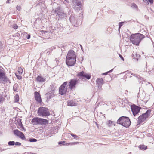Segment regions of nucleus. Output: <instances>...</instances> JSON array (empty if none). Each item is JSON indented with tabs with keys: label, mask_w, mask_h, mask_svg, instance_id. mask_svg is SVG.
Listing matches in <instances>:
<instances>
[{
	"label": "nucleus",
	"mask_w": 154,
	"mask_h": 154,
	"mask_svg": "<svg viewBox=\"0 0 154 154\" xmlns=\"http://www.w3.org/2000/svg\"><path fill=\"white\" fill-rule=\"evenodd\" d=\"M71 11L69 10L68 13H65L64 11L61 9L60 7L58 6L55 9H53L51 11V13L53 14H56L57 20H58L62 19L65 20L66 19L67 15H70Z\"/></svg>",
	"instance_id": "nucleus-1"
},
{
	"label": "nucleus",
	"mask_w": 154,
	"mask_h": 154,
	"mask_svg": "<svg viewBox=\"0 0 154 154\" xmlns=\"http://www.w3.org/2000/svg\"><path fill=\"white\" fill-rule=\"evenodd\" d=\"M145 37L140 33H137L131 34L129 37L130 41L134 45L139 46L142 39Z\"/></svg>",
	"instance_id": "nucleus-2"
},
{
	"label": "nucleus",
	"mask_w": 154,
	"mask_h": 154,
	"mask_svg": "<svg viewBox=\"0 0 154 154\" xmlns=\"http://www.w3.org/2000/svg\"><path fill=\"white\" fill-rule=\"evenodd\" d=\"M117 123L118 124L120 125L127 128L129 127L131 124L129 118L128 117L125 116L119 117L117 120Z\"/></svg>",
	"instance_id": "nucleus-3"
},
{
	"label": "nucleus",
	"mask_w": 154,
	"mask_h": 154,
	"mask_svg": "<svg viewBox=\"0 0 154 154\" xmlns=\"http://www.w3.org/2000/svg\"><path fill=\"white\" fill-rule=\"evenodd\" d=\"M151 112V109H148L145 113H143L141 115L139 116L138 118L137 125L140 124L143 122H146L150 116Z\"/></svg>",
	"instance_id": "nucleus-4"
},
{
	"label": "nucleus",
	"mask_w": 154,
	"mask_h": 154,
	"mask_svg": "<svg viewBox=\"0 0 154 154\" xmlns=\"http://www.w3.org/2000/svg\"><path fill=\"white\" fill-rule=\"evenodd\" d=\"M79 16L75 15L73 13L71 14L69 20L72 25L77 27L81 24L82 21Z\"/></svg>",
	"instance_id": "nucleus-5"
},
{
	"label": "nucleus",
	"mask_w": 154,
	"mask_h": 154,
	"mask_svg": "<svg viewBox=\"0 0 154 154\" xmlns=\"http://www.w3.org/2000/svg\"><path fill=\"white\" fill-rule=\"evenodd\" d=\"M37 114L38 116L45 117L50 115V113L47 108L40 107L37 110Z\"/></svg>",
	"instance_id": "nucleus-6"
},
{
	"label": "nucleus",
	"mask_w": 154,
	"mask_h": 154,
	"mask_svg": "<svg viewBox=\"0 0 154 154\" xmlns=\"http://www.w3.org/2000/svg\"><path fill=\"white\" fill-rule=\"evenodd\" d=\"M76 76L82 80L85 79L89 80L91 77V75L90 74L87 73L83 71L78 72L76 74Z\"/></svg>",
	"instance_id": "nucleus-7"
},
{
	"label": "nucleus",
	"mask_w": 154,
	"mask_h": 154,
	"mask_svg": "<svg viewBox=\"0 0 154 154\" xmlns=\"http://www.w3.org/2000/svg\"><path fill=\"white\" fill-rule=\"evenodd\" d=\"M68 84V82L66 81L63 83L59 88V94L63 95L65 94L67 91V88H65Z\"/></svg>",
	"instance_id": "nucleus-8"
},
{
	"label": "nucleus",
	"mask_w": 154,
	"mask_h": 154,
	"mask_svg": "<svg viewBox=\"0 0 154 154\" xmlns=\"http://www.w3.org/2000/svg\"><path fill=\"white\" fill-rule=\"evenodd\" d=\"M74 6V8L78 11L81 10L82 0H71Z\"/></svg>",
	"instance_id": "nucleus-9"
},
{
	"label": "nucleus",
	"mask_w": 154,
	"mask_h": 154,
	"mask_svg": "<svg viewBox=\"0 0 154 154\" xmlns=\"http://www.w3.org/2000/svg\"><path fill=\"white\" fill-rule=\"evenodd\" d=\"M131 109L134 116H135L138 115L141 107L135 104H133L131 106Z\"/></svg>",
	"instance_id": "nucleus-10"
},
{
	"label": "nucleus",
	"mask_w": 154,
	"mask_h": 154,
	"mask_svg": "<svg viewBox=\"0 0 154 154\" xmlns=\"http://www.w3.org/2000/svg\"><path fill=\"white\" fill-rule=\"evenodd\" d=\"M123 73H125V75H127L128 76H129V77L131 78L132 76H135L137 78H138V81L139 82V83L140 84L141 83V82L140 81V80H143V79L142 77H140L139 75L137 74H135L134 73H131V71L129 70H127L126 71H125L121 73V74H122Z\"/></svg>",
	"instance_id": "nucleus-11"
},
{
	"label": "nucleus",
	"mask_w": 154,
	"mask_h": 154,
	"mask_svg": "<svg viewBox=\"0 0 154 154\" xmlns=\"http://www.w3.org/2000/svg\"><path fill=\"white\" fill-rule=\"evenodd\" d=\"M79 79L77 78L71 79L69 82V88L72 90L75 88L76 86L78 83Z\"/></svg>",
	"instance_id": "nucleus-12"
},
{
	"label": "nucleus",
	"mask_w": 154,
	"mask_h": 154,
	"mask_svg": "<svg viewBox=\"0 0 154 154\" xmlns=\"http://www.w3.org/2000/svg\"><path fill=\"white\" fill-rule=\"evenodd\" d=\"M14 134L17 136L20 137L22 140H25L26 141H27V140H26L25 137L23 133L21 132L18 129H16L13 131Z\"/></svg>",
	"instance_id": "nucleus-13"
},
{
	"label": "nucleus",
	"mask_w": 154,
	"mask_h": 154,
	"mask_svg": "<svg viewBox=\"0 0 154 154\" xmlns=\"http://www.w3.org/2000/svg\"><path fill=\"white\" fill-rule=\"evenodd\" d=\"M75 53L72 50H69L67 54L66 58L71 59L72 58L73 60L76 59V55Z\"/></svg>",
	"instance_id": "nucleus-14"
},
{
	"label": "nucleus",
	"mask_w": 154,
	"mask_h": 154,
	"mask_svg": "<svg viewBox=\"0 0 154 154\" xmlns=\"http://www.w3.org/2000/svg\"><path fill=\"white\" fill-rule=\"evenodd\" d=\"M64 28V27H63V24L61 23L57 25V27H51V29H52V30H55V31L57 32H62Z\"/></svg>",
	"instance_id": "nucleus-15"
},
{
	"label": "nucleus",
	"mask_w": 154,
	"mask_h": 154,
	"mask_svg": "<svg viewBox=\"0 0 154 154\" xmlns=\"http://www.w3.org/2000/svg\"><path fill=\"white\" fill-rule=\"evenodd\" d=\"M76 62V59L73 60L72 58H66V63L69 67L74 66L75 63Z\"/></svg>",
	"instance_id": "nucleus-16"
},
{
	"label": "nucleus",
	"mask_w": 154,
	"mask_h": 154,
	"mask_svg": "<svg viewBox=\"0 0 154 154\" xmlns=\"http://www.w3.org/2000/svg\"><path fill=\"white\" fill-rule=\"evenodd\" d=\"M34 97L36 102L42 105L41 103H42V100L41 95L38 92L35 91L34 92Z\"/></svg>",
	"instance_id": "nucleus-17"
},
{
	"label": "nucleus",
	"mask_w": 154,
	"mask_h": 154,
	"mask_svg": "<svg viewBox=\"0 0 154 154\" xmlns=\"http://www.w3.org/2000/svg\"><path fill=\"white\" fill-rule=\"evenodd\" d=\"M2 80L4 82H7L8 79L5 75V72H3L2 69H0V80Z\"/></svg>",
	"instance_id": "nucleus-18"
},
{
	"label": "nucleus",
	"mask_w": 154,
	"mask_h": 154,
	"mask_svg": "<svg viewBox=\"0 0 154 154\" xmlns=\"http://www.w3.org/2000/svg\"><path fill=\"white\" fill-rule=\"evenodd\" d=\"M96 82L97 84L98 88L100 89H102V85L104 84L103 79L102 78H97Z\"/></svg>",
	"instance_id": "nucleus-19"
},
{
	"label": "nucleus",
	"mask_w": 154,
	"mask_h": 154,
	"mask_svg": "<svg viewBox=\"0 0 154 154\" xmlns=\"http://www.w3.org/2000/svg\"><path fill=\"white\" fill-rule=\"evenodd\" d=\"M55 90V87H54V85L53 84H52L50 85V87L49 88V91L48 93L54 95Z\"/></svg>",
	"instance_id": "nucleus-20"
},
{
	"label": "nucleus",
	"mask_w": 154,
	"mask_h": 154,
	"mask_svg": "<svg viewBox=\"0 0 154 154\" xmlns=\"http://www.w3.org/2000/svg\"><path fill=\"white\" fill-rule=\"evenodd\" d=\"M40 118L38 117H35L32 120L31 122L34 125H39Z\"/></svg>",
	"instance_id": "nucleus-21"
},
{
	"label": "nucleus",
	"mask_w": 154,
	"mask_h": 154,
	"mask_svg": "<svg viewBox=\"0 0 154 154\" xmlns=\"http://www.w3.org/2000/svg\"><path fill=\"white\" fill-rule=\"evenodd\" d=\"M48 123V120L41 118H40L39 125H45Z\"/></svg>",
	"instance_id": "nucleus-22"
},
{
	"label": "nucleus",
	"mask_w": 154,
	"mask_h": 154,
	"mask_svg": "<svg viewBox=\"0 0 154 154\" xmlns=\"http://www.w3.org/2000/svg\"><path fill=\"white\" fill-rule=\"evenodd\" d=\"M76 105V103L72 100H69L67 101V106H73Z\"/></svg>",
	"instance_id": "nucleus-23"
},
{
	"label": "nucleus",
	"mask_w": 154,
	"mask_h": 154,
	"mask_svg": "<svg viewBox=\"0 0 154 154\" xmlns=\"http://www.w3.org/2000/svg\"><path fill=\"white\" fill-rule=\"evenodd\" d=\"M37 81L39 82H45V79L40 75H38L36 78Z\"/></svg>",
	"instance_id": "nucleus-24"
},
{
	"label": "nucleus",
	"mask_w": 154,
	"mask_h": 154,
	"mask_svg": "<svg viewBox=\"0 0 154 154\" xmlns=\"http://www.w3.org/2000/svg\"><path fill=\"white\" fill-rule=\"evenodd\" d=\"M138 148H139L140 149L142 150H145L147 149V146H145L144 145H140L138 146Z\"/></svg>",
	"instance_id": "nucleus-25"
},
{
	"label": "nucleus",
	"mask_w": 154,
	"mask_h": 154,
	"mask_svg": "<svg viewBox=\"0 0 154 154\" xmlns=\"http://www.w3.org/2000/svg\"><path fill=\"white\" fill-rule=\"evenodd\" d=\"M46 95H47V100L48 101H49L52 97H53L54 96L48 93H47L46 94Z\"/></svg>",
	"instance_id": "nucleus-26"
},
{
	"label": "nucleus",
	"mask_w": 154,
	"mask_h": 154,
	"mask_svg": "<svg viewBox=\"0 0 154 154\" xmlns=\"http://www.w3.org/2000/svg\"><path fill=\"white\" fill-rule=\"evenodd\" d=\"M144 64L145 65H146V72H150L151 71V70H152L153 69H154V68H153V66L151 68H149V69H148V70L147 69V62L146 61L144 63Z\"/></svg>",
	"instance_id": "nucleus-27"
},
{
	"label": "nucleus",
	"mask_w": 154,
	"mask_h": 154,
	"mask_svg": "<svg viewBox=\"0 0 154 154\" xmlns=\"http://www.w3.org/2000/svg\"><path fill=\"white\" fill-rule=\"evenodd\" d=\"M18 125L20 127V129L21 131H23V130L24 131H26V129L25 128L23 127V125L22 123V122H20V124H18Z\"/></svg>",
	"instance_id": "nucleus-28"
},
{
	"label": "nucleus",
	"mask_w": 154,
	"mask_h": 154,
	"mask_svg": "<svg viewBox=\"0 0 154 154\" xmlns=\"http://www.w3.org/2000/svg\"><path fill=\"white\" fill-rule=\"evenodd\" d=\"M14 98L15 102H17L19 101V95L18 94H17L15 95V96H14Z\"/></svg>",
	"instance_id": "nucleus-29"
},
{
	"label": "nucleus",
	"mask_w": 154,
	"mask_h": 154,
	"mask_svg": "<svg viewBox=\"0 0 154 154\" xmlns=\"http://www.w3.org/2000/svg\"><path fill=\"white\" fill-rule=\"evenodd\" d=\"M71 135L73 137L74 139H75L77 140H78L79 139V137H78L77 135L71 133Z\"/></svg>",
	"instance_id": "nucleus-30"
},
{
	"label": "nucleus",
	"mask_w": 154,
	"mask_h": 154,
	"mask_svg": "<svg viewBox=\"0 0 154 154\" xmlns=\"http://www.w3.org/2000/svg\"><path fill=\"white\" fill-rule=\"evenodd\" d=\"M28 141L31 142H36L37 141V140L35 138H31L29 139Z\"/></svg>",
	"instance_id": "nucleus-31"
},
{
	"label": "nucleus",
	"mask_w": 154,
	"mask_h": 154,
	"mask_svg": "<svg viewBox=\"0 0 154 154\" xmlns=\"http://www.w3.org/2000/svg\"><path fill=\"white\" fill-rule=\"evenodd\" d=\"M15 142L14 141H10L8 142V145L9 146H14L15 145Z\"/></svg>",
	"instance_id": "nucleus-32"
},
{
	"label": "nucleus",
	"mask_w": 154,
	"mask_h": 154,
	"mask_svg": "<svg viewBox=\"0 0 154 154\" xmlns=\"http://www.w3.org/2000/svg\"><path fill=\"white\" fill-rule=\"evenodd\" d=\"M125 22H120L119 23V29H120L121 27L123 26L125 23Z\"/></svg>",
	"instance_id": "nucleus-33"
},
{
	"label": "nucleus",
	"mask_w": 154,
	"mask_h": 154,
	"mask_svg": "<svg viewBox=\"0 0 154 154\" xmlns=\"http://www.w3.org/2000/svg\"><path fill=\"white\" fill-rule=\"evenodd\" d=\"M113 69H111V70H110L106 72L103 73L102 74V75H107L109 73H110L112 72L113 71Z\"/></svg>",
	"instance_id": "nucleus-34"
},
{
	"label": "nucleus",
	"mask_w": 154,
	"mask_h": 154,
	"mask_svg": "<svg viewBox=\"0 0 154 154\" xmlns=\"http://www.w3.org/2000/svg\"><path fill=\"white\" fill-rule=\"evenodd\" d=\"M53 50V48H51L48 49L47 50L45 51H46V53L47 54H49Z\"/></svg>",
	"instance_id": "nucleus-35"
},
{
	"label": "nucleus",
	"mask_w": 154,
	"mask_h": 154,
	"mask_svg": "<svg viewBox=\"0 0 154 154\" xmlns=\"http://www.w3.org/2000/svg\"><path fill=\"white\" fill-rule=\"evenodd\" d=\"M136 57H134V54H133L132 55V57L136 59L137 60V61L138 60V58L140 57V55L139 54H135Z\"/></svg>",
	"instance_id": "nucleus-36"
},
{
	"label": "nucleus",
	"mask_w": 154,
	"mask_h": 154,
	"mask_svg": "<svg viewBox=\"0 0 154 154\" xmlns=\"http://www.w3.org/2000/svg\"><path fill=\"white\" fill-rule=\"evenodd\" d=\"M131 7L135 9H137V7L136 5L134 3H133L131 4Z\"/></svg>",
	"instance_id": "nucleus-37"
},
{
	"label": "nucleus",
	"mask_w": 154,
	"mask_h": 154,
	"mask_svg": "<svg viewBox=\"0 0 154 154\" xmlns=\"http://www.w3.org/2000/svg\"><path fill=\"white\" fill-rule=\"evenodd\" d=\"M79 143V142H71L70 143L68 144V145H75L76 144H78Z\"/></svg>",
	"instance_id": "nucleus-38"
},
{
	"label": "nucleus",
	"mask_w": 154,
	"mask_h": 154,
	"mask_svg": "<svg viewBox=\"0 0 154 154\" xmlns=\"http://www.w3.org/2000/svg\"><path fill=\"white\" fill-rule=\"evenodd\" d=\"M25 34H26L25 35H26V38L28 39H29L31 37L30 35L29 34L27 35V33L26 32Z\"/></svg>",
	"instance_id": "nucleus-39"
},
{
	"label": "nucleus",
	"mask_w": 154,
	"mask_h": 154,
	"mask_svg": "<svg viewBox=\"0 0 154 154\" xmlns=\"http://www.w3.org/2000/svg\"><path fill=\"white\" fill-rule=\"evenodd\" d=\"M15 75H16V77L18 79H19V80H20L22 79V77L21 75H17L16 74Z\"/></svg>",
	"instance_id": "nucleus-40"
},
{
	"label": "nucleus",
	"mask_w": 154,
	"mask_h": 154,
	"mask_svg": "<svg viewBox=\"0 0 154 154\" xmlns=\"http://www.w3.org/2000/svg\"><path fill=\"white\" fill-rule=\"evenodd\" d=\"M65 141H60L58 142V144L61 145H64V144L65 143Z\"/></svg>",
	"instance_id": "nucleus-41"
},
{
	"label": "nucleus",
	"mask_w": 154,
	"mask_h": 154,
	"mask_svg": "<svg viewBox=\"0 0 154 154\" xmlns=\"http://www.w3.org/2000/svg\"><path fill=\"white\" fill-rule=\"evenodd\" d=\"M13 28L14 29H16L18 28V26L16 24H14L13 25Z\"/></svg>",
	"instance_id": "nucleus-42"
},
{
	"label": "nucleus",
	"mask_w": 154,
	"mask_h": 154,
	"mask_svg": "<svg viewBox=\"0 0 154 154\" xmlns=\"http://www.w3.org/2000/svg\"><path fill=\"white\" fill-rule=\"evenodd\" d=\"M15 145L16 146H20L21 145V143L19 142H15Z\"/></svg>",
	"instance_id": "nucleus-43"
},
{
	"label": "nucleus",
	"mask_w": 154,
	"mask_h": 154,
	"mask_svg": "<svg viewBox=\"0 0 154 154\" xmlns=\"http://www.w3.org/2000/svg\"><path fill=\"white\" fill-rule=\"evenodd\" d=\"M16 9L17 10H18L19 11H20L21 9V7L20 6L17 5L16 7Z\"/></svg>",
	"instance_id": "nucleus-44"
},
{
	"label": "nucleus",
	"mask_w": 154,
	"mask_h": 154,
	"mask_svg": "<svg viewBox=\"0 0 154 154\" xmlns=\"http://www.w3.org/2000/svg\"><path fill=\"white\" fill-rule=\"evenodd\" d=\"M4 99L2 95H0V102L3 100Z\"/></svg>",
	"instance_id": "nucleus-45"
},
{
	"label": "nucleus",
	"mask_w": 154,
	"mask_h": 154,
	"mask_svg": "<svg viewBox=\"0 0 154 154\" xmlns=\"http://www.w3.org/2000/svg\"><path fill=\"white\" fill-rule=\"evenodd\" d=\"M146 1H148L151 4H152L153 3L154 0H145Z\"/></svg>",
	"instance_id": "nucleus-46"
},
{
	"label": "nucleus",
	"mask_w": 154,
	"mask_h": 154,
	"mask_svg": "<svg viewBox=\"0 0 154 154\" xmlns=\"http://www.w3.org/2000/svg\"><path fill=\"white\" fill-rule=\"evenodd\" d=\"M3 46V44L1 41H0V49H2Z\"/></svg>",
	"instance_id": "nucleus-47"
},
{
	"label": "nucleus",
	"mask_w": 154,
	"mask_h": 154,
	"mask_svg": "<svg viewBox=\"0 0 154 154\" xmlns=\"http://www.w3.org/2000/svg\"><path fill=\"white\" fill-rule=\"evenodd\" d=\"M119 55L120 58L122 59V60H124V58L122 57V56L120 54H119Z\"/></svg>",
	"instance_id": "nucleus-48"
},
{
	"label": "nucleus",
	"mask_w": 154,
	"mask_h": 154,
	"mask_svg": "<svg viewBox=\"0 0 154 154\" xmlns=\"http://www.w3.org/2000/svg\"><path fill=\"white\" fill-rule=\"evenodd\" d=\"M17 122H18V124H20V122H21V119H19L18 121Z\"/></svg>",
	"instance_id": "nucleus-49"
},
{
	"label": "nucleus",
	"mask_w": 154,
	"mask_h": 154,
	"mask_svg": "<svg viewBox=\"0 0 154 154\" xmlns=\"http://www.w3.org/2000/svg\"><path fill=\"white\" fill-rule=\"evenodd\" d=\"M112 123V121H110V120H109L108 123H107V124H108V125H110V124H111Z\"/></svg>",
	"instance_id": "nucleus-50"
},
{
	"label": "nucleus",
	"mask_w": 154,
	"mask_h": 154,
	"mask_svg": "<svg viewBox=\"0 0 154 154\" xmlns=\"http://www.w3.org/2000/svg\"><path fill=\"white\" fill-rule=\"evenodd\" d=\"M10 0H8L6 1V3H10Z\"/></svg>",
	"instance_id": "nucleus-51"
},
{
	"label": "nucleus",
	"mask_w": 154,
	"mask_h": 154,
	"mask_svg": "<svg viewBox=\"0 0 154 154\" xmlns=\"http://www.w3.org/2000/svg\"><path fill=\"white\" fill-rule=\"evenodd\" d=\"M95 123L96 125L97 128H99L98 125L97 123L96 122H95Z\"/></svg>",
	"instance_id": "nucleus-52"
},
{
	"label": "nucleus",
	"mask_w": 154,
	"mask_h": 154,
	"mask_svg": "<svg viewBox=\"0 0 154 154\" xmlns=\"http://www.w3.org/2000/svg\"><path fill=\"white\" fill-rule=\"evenodd\" d=\"M80 45V47H81V50L83 51V48L82 47V45Z\"/></svg>",
	"instance_id": "nucleus-53"
},
{
	"label": "nucleus",
	"mask_w": 154,
	"mask_h": 154,
	"mask_svg": "<svg viewBox=\"0 0 154 154\" xmlns=\"http://www.w3.org/2000/svg\"><path fill=\"white\" fill-rule=\"evenodd\" d=\"M21 71H22V72H21V71H18V72H19V73H21V74H22V72H23V69H21Z\"/></svg>",
	"instance_id": "nucleus-54"
},
{
	"label": "nucleus",
	"mask_w": 154,
	"mask_h": 154,
	"mask_svg": "<svg viewBox=\"0 0 154 154\" xmlns=\"http://www.w3.org/2000/svg\"><path fill=\"white\" fill-rule=\"evenodd\" d=\"M13 90L14 91H16V88H13Z\"/></svg>",
	"instance_id": "nucleus-55"
},
{
	"label": "nucleus",
	"mask_w": 154,
	"mask_h": 154,
	"mask_svg": "<svg viewBox=\"0 0 154 154\" xmlns=\"http://www.w3.org/2000/svg\"><path fill=\"white\" fill-rule=\"evenodd\" d=\"M42 32H45H45H47L46 31H45L44 30H42Z\"/></svg>",
	"instance_id": "nucleus-56"
},
{
	"label": "nucleus",
	"mask_w": 154,
	"mask_h": 154,
	"mask_svg": "<svg viewBox=\"0 0 154 154\" xmlns=\"http://www.w3.org/2000/svg\"><path fill=\"white\" fill-rule=\"evenodd\" d=\"M146 1L145 0H143V1L144 2H145Z\"/></svg>",
	"instance_id": "nucleus-57"
},
{
	"label": "nucleus",
	"mask_w": 154,
	"mask_h": 154,
	"mask_svg": "<svg viewBox=\"0 0 154 154\" xmlns=\"http://www.w3.org/2000/svg\"><path fill=\"white\" fill-rule=\"evenodd\" d=\"M1 66H0V69H1Z\"/></svg>",
	"instance_id": "nucleus-58"
},
{
	"label": "nucleus",
	"mask_w": 154,
	"mask_h": 154,
	"mask_svg": "<svg viewBox=\"0 0 154 154\" xmlns=\"http://www.w3.org/2000/svg\"><path fill=\"white\" fill-rule=\"evenodd\" d=\"M17 34H19V33H17Z\"/></svg>",
	"instance_id": "nucleus-59"
},
{
	"label": "nucleus",
	"mask_w": 154,
	"mask_h": 154,
	"mask_svg": "<svg viewBox=\"0 0 154 154\" xmlns=\"http://www.w3.org/2000/svg\"><path fill=\"white\" fill-rule=\"evenodd\" d=\"M65 1H66L67 0H64Z\"/></svg>",
	"instance_id": "nucleus-60"
},
{
	"label": "nucleus",
	"mask_w": 154,
	"mask_h": 154,
	"mask_svg": "<svg viewBox=\"0 0 154 154\" xmlns=\"http://www.w3.org/2000/svg\"><path fill=\"white\" fill-rule=\"evenodd\" d=\"M56 0H54V1H55Z\"/></svg>",
	"instance_id": "nucleus-61"
}]
</instances>
